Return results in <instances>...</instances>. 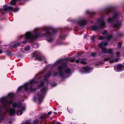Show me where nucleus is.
<instances>
[{"label":"nucleus","instance_id":"a211bd4d","mask_svg":"<svg viewBox=\"0 0 124 124\" xmlns=\"http://www.w3.org/2000/svg\"><path fill=\"white\" fill-rule=\"evenodd\" d=\"M50 75V73H48V74H47L46 77H45L44 78V79L45 81H46V82L47 79L46 78H48Z\"/></svg>","mask_w":124,"mask_h":124},{"label":"nucleus","instance_id":"f8f14e48","mask_svg":"<svg viewBox=\"0 0 124 124\" xmlns=\"http://www.w3.org/2000/svg\"><path fill=\"white\" fill-rule=\"evenodd\" d=\"M25 109L24 107H22L21 108V110L20 111H17L16 113L17 115H21L22 114V112L24 111Z\"/></svg>","mask_w":124,"mask_h":124},{"label":"nucleus","instance_id":"f3484780","mask_svg":"<svg viewBox=\"0 0 124 124\" xmlns=\"http://www.w3.org/2000/svg\"><path fill=\"white\" fill-rule=\"evenodd\" d=\"M30 47L29 46H26L24 48V50L25 51H29L30 49Z\"/></svg>","mask_w":124,"mask_h":124},{"label":"nucleus","instance_id":"c85d7f7f","mask_svg":"<svg viewBox=\"0 0 124 124\" xmlns=\"http://www.w3.org/2000/svg\"><path fill=\"white\" fill-rule=\"evenodd\" d=\"M96 55V54L93 53L91 54V56L93 57H94Z\"/></svg>","mask_w":124,"mask_h":124},{"label":"nucleus","instance_id":"a19ab883","mask_svg":"<svg viewBox=\"0 0 124 124\" xmlns=\"http://www.w3.org/2000/svg\"><path fill=\"white\" fill-rule=\"evenodd\" d=\"M89 12V11H87L86 12V13H88Z\"/></svg>","mask_w":124,"mask_h":124},{"label":"nucleus","instance_id":"aec40b11","mask_svg":"<svg viewBox=\"0 0 124 124\" xmlns=\"http://www.w3.org/2000/svg\"><path fill=\"white\" fill-rule=\"evenodd\" d=\"M33 47L34 48H37L38 47V44L37 43L34 44Z\"/></svg>","mask_w":124,"mask_h":124},{"label":"nucleus","instance_id":"4c0bfd02","mask_svg":"<svg viewBox=\"0 0 124 124\" xmlns=\"http://www.w3.org/2000/svg\"><path fill=\"white\" fill-rule=\"evenodd\" d=\"M44 118V116H41V118L42 119H43Z\"/></svg>","mask_w":124,"mask_h":124},{"label":"nucleus","instance_id":"4be33fe9","mask_svg":"<svg viewBox=\"0 0 124 124\" xmlns=\"http://www.w3.org/2000/svg\"><path fill=\"white\" fill-rule=\"evenodd\" d=\"M17 45L18 46H20V44L19 43H17L16 44H15L14 46V47L15 48H16L17 47Z\"/></svg>","mask_w":124,"mask_h":124},{"label":"nucleus","instance_id":"1a4fd4ad","mask_svg":"<svg viewBox=\"0 0 124 124\" xmlns=\"http://www.w3.org/2000/svg\"><path fill=\"white\" fill-rule=\"evenodd\" d=\"M85 60V58L80 59L79 60H76V62L78 63L80 62L81 63L84 64H86V62L84 61Z\"/></svg>","mask_w":124,"mask_h":124},{"label":"nucleus","instance_id":"39448f33","mask_svg":"<svg viewBox=\"0 0 124 124\" xmlns=\"http://www.w3.org/2000/svg\"><path fill=\"white\" fill-rule=\"evenodd\" d=\"M39 88L42 87L43 88V90L40 92L41 94H39V93H37L39 101V102H41L42 101L43 98V95L44 94L47 90V88L44 86V84L43 82H41L40 85L39 86Z\"/></svg>","mask_w":124,"mask_h":124},{"label":"nucleus","instance_id":"2f4dec72","mask_svg":"<svg viewBox=\"0 0 124 124\" xmlns=\"http://www.w3.org/2000/svg\"><path fill=\"white\" fill-rule=\"evenodd\" d=\"M120 53L119 52H117L116 53V55L117 56H119L120 55Z\"/></svg>","mask_w":124,"mask_h":124},{"label":"nucleus","instance_id":"49530a36","mask_svg":"<svg viewBox=\"0 0 124 124\" xmlns=\"http://www.w3.org/2000/svg\"><path fill=\"white\" fill-rule=\"evenodd\" d=\"M45 62L46 63V61H45Z\"/></svg>","mask_w":124,"mask_h":124},{"label":"nucleus","instance_id":"7c9ffc66","mask_svg":"<svg viewBox=\"0 0 124 124\" xmlns=\"http://www.w3.org/2000/svg\"><path fill=\"white\" fill-rule=\"evenodd\" d=\"M110 58H107L104 59V60L105 61H108V60H109V59H110Z\"/></svg>","mask_w":124,"mask_h":124},{"label":"nucleus","instance_id":"9b49d317","mask_svg":"<svg viewBox=\"0 0 124 124\" xmlns=\"http://www.w3.org/2000/svg\"><path fill=\"white\" fill-rule=\"evenodd\" d=\"M39 53L38 52H35L34 53V56H35L36 57L37 59L39 61H40L41 60V59H43V58H41V57H38L37 55H38L39 54Z\"/></svg>","mask_w":124,"mask_h":124},{"label":"nucleus","instance_id":"f257e3e1","mask_svg":"<svg viewBox=\"0 0 124 124\" xmlns=\"http://www.w3.org/2000/svg\"><path fill=\"white\" fill-rule=\"evenodd\" d=\"M56 32V31L55 29L52 27H48L43 30L40 34L32 32H27L24 36L25 40L23 41L22 43H25L28 40L32 41L33 39L36 38H41L43 37L47 38V40L51 42L53 40L52 35L54 34V32Z\"/></svg>","mask_w":124,"mask_h":124},{"label":"nucleus","instance_id":"a878e982","mask_svg":"<svg viewBox=\"0 0 124 124\" xmlns=\"http://www.w3.org/2000/svg\"><path fill=\"white\" fill-rule=\"evenodd\" d=\"M38 123V121L36 120L34 121L33 124H37Z\"/></svg>","mask_w":124,"mask_h":124},{"label":"nucleus","instance_id":"20e7f679","mask_svg":"<svg viewBox=\"0 0 124 124\" xmlns=\"http://www.w3.org/2000/svg\"><path fill=\"white\" fill-rule=\"evenodd\" d=\"M118 18L116 15H115L113 18H109L108 20V22L109 23H111L112 22H113V24L114 27L119 28L121 25V23L118 20Z\"/></svg>","mask_w":124,"mask_h":124},{"label":"nucleus","instance_id":"bb28decb","mask_svg":"<svg viewBox=\"0 0 124 124\" xmlns=\"http://www.w3.org/2000/svg\"><path fill=\"white\" fill-rule=\"evenodd\" d=\"M95 36H93L92 37L91 39L92 41H93L94 39H95Z\"/></svg>","mask_w":124,"mask_h":124},{"label":"nucleus","instance_id":"5701e85b","mask_svg":"<svg viewBox=\"0 0 124 124\" xmlns=\"http://www.w3.org/2000/svg\"><path fill=\"white\" fill-rule=\"evenodd\" d=\"M68 61L71 62H73L75 61V59L74 58H72L71 59H69Z\"/></svg>","mask_w":124,"mask_h":124},{"label":"nucleus","instance_id":"37998d69","mask_svg":"<svg viewBox=\"0 0 124 124\" xmlns=\"http://www.w3.org/2000/svg\"><path fill=\"white\" fill-rule=\"evenodd\" d=\"M56 75V73H55V74H54V76H55V75Z\"/></svg>","mask_w":124,"mask_h":124},{"label":"nucleus","instance_id":"6e6552de","mask_svg":"<svg viewBox=\"0 0 124 124\" xmlns=\"http://www.w3.org/2000/svg\"><path fill=\"white\" fill-rule=\"evenodd\" d=\"M4 10L5 11H12L14 12H17L18 10L17 8H13L11 7L7 6L5 5L4 6Z\"/></svg>","mask_w":124,"mask_h":124},{"label":"nucleus","instance_id":"a18cd8bd","mask_svg":"<svg viewBox=\"0 0 124 124\" xmlns=\"http://www.w3.org/2000/svg\"><path fill=\"white\" fill-rule=\"evenodd\" d=\"M109 11H110H110H111V10H109Z\"/></svg>","mask_w":124,"mask_h":124},{"label":"nucleus","instance_id":"f704fd0d","mask_svg":"<svg viewBox=\"0 0 124 124\" xmlns=\"http://www.w3.org/2000/svg\"><path fill=\"white\" fill-rule=\"evenodd\" d=\"M26 124H30V122H28L26 123Z\"/></svg>","mask_w":124,"mask_h":124},{"label":"nucleus","instance_id":"c03bdc74","mask_svg":"<svg viewBox=\"0 0 124 124\" xmlns=\"http://www.w3.org/2000/svg\"><path fill=\"white\" fill-rule=\"evenodd\" d=\"M23 48L22 49H21V51H22V50H23Z\"/></svg>","mask_w":124,"mask_h":124},{"label":"nucleus","instance_id":"cd10ccee","mask_svg":"<svg viewBox=\"0 0 124 124\" xmlns=\"http://www.w3.org/2000/svg\"><path fill=\"white\" fill-rule=\"evenodd\" d=\"M104 39V38L101 36H100L99 37V39L100 40H102Z\"/></svg>","mask_w":124,"mask_h":124},{"label":"nucleus","instance_id":"2eb2a0df","mask_svg":"<svg viewBox=\"0 0 124 124\" xmlns=\"http://www.w3.org/2000/svg\"><path fill=\"white\" fill-rule=\"evenodd\" d=\"M20 0H11L10 2V4L12 5H14L15 4L17 1Z\"/></svg>","mask_w":124,"mask_h":124},{"label":"nucleus","instance_id":"473e14b6","mask_svg":"<svg viewBox=\"0 0 124 124\" xmlns=\"http://www.w3.org/2000/svg\"><path fill=\"white\" fill-rule=\"evenodd\" d=\"M101 25L102 26V27L105 26V23H104V22H102V23Z\"/></svg>","mask_w":124,"mask_h":124},{"label":"nucleus","instance_id":"6ab92c4d","mask_svg":"<svg viewBox=\"0 0 124 124\" xmlns=\"http://www.w3.org/2000/svg\"><path fill=\"white\" fill-rule=\"evenodd\" d=\"M118 59H117L115 60H110L109 61V62L110 63H113L115 62H118Z\"/></svg>","mask_w":124,"mask_h":124},{"label":"nucleus","instance_id":"ea45409f","mask_svg":"<svg viewBox=\"0 0 124 124\" xmlns=\"http://www.w3.org/2000/svg\"><path fill=\"white\" fill-rule=\"evenodd\" d=\"M87 37V35H85L84 36V38H86Z\"/></svg>","mask_w":124,"mask_h":124},{"label":"nucleus","instance_id":"dca6fc26","mask_svg":"<svg viewBox=\"0 0 124 124\" xmlns=\"http://www.w3.org/2000/svg\"><path fill=\"white\" fill-rule=\"evenodd\" d=\"M63 62V61L62 60V59H61L60 60H58L54 64L55 65H56L58 63H62Z\"/></svg>","mask_w":124,"mask_h":124},{"label":"nucleus","instance_id":"e433bc0d","mask_svg":"<svg viewBox=\"0 0 124 124\" xmlns=\"http://www.w3.org/2000/svg\"><path fill=\"white\" fill-rule=\"evenodd\" d=\"M53 113L55 115H57V113L55 112H54Z\"/></svg>","mask_w":124,"mask_h":124},{"label":"nucleus","instance_id":"f03ea898","mask_svg":"<svg viewBox=\"0 0 124 124\" xmlns=\"http://www.w3.org/2000/svg\"><path fill=\"white\" fill-rule=\"evenodd\" d=\"M14 96V94L13 93H10L8 94L7 97H2L0 99V104H2V106L6 108V110L11 116L14 115L15 113L14 108H20L22 105L21 102L17 103H13L12 104V105L14 108H9L12 101L11 100L9 101V100L11 99Z\"/></svg>","mask_w":124,"mask_h":124},{"label":"nucleus","instance_id":"c9c22d12","mask_svg":"<svg viewBox=\"0 0 124 124\" xmlns=\"http://www.w3.org/2000/svg\"><path fill=\"white\" fill-rule=\"evenodd\" d=\"M2 53V50L0 49V54Z\"/></svg>","mask_w":124,"mask_h":124},{"label":"nucleus","instance_id":"4468645a","mask_svg":"<svg viewBox=\"0 0 124 124\" xmlns=\"http://www.w3.org/2000/svg\"><path fill=\"white\" fill-rule=\"evenodd\" d=\"M92 69L91 68L85 67L84 70L86 72H89Z\"/></svg>","mask_w":124,"mask_h":124},{"label":"nucleus","instance_id":"c756f323","mask_svg":"<svg viewBox=\"0 0 124 124\" xmlns=\"http://www.w3.org/2000/svg\"><path fill=\"white\" fill-rule=\"evenodd\" d=\"M107 32V31L106 30H105L103 32L102 34L103 35H105Z\"/></svg>","mask_w":124,"mask_h":124},{"label":"nucleus","instance_id":"79ce46f5","mask_svg":"<svg viewBox=\"0 0 124 124\" xmlns=\"http://www.w3.org/2000/svg\"><path fill=\"white\" fill-rule=\"evenodd\" d=\"M98 65V64H95V66H97Z\"/></svg>","mask_w":124,"mask_h":124},{"label":"nucleus","instance_id":"7ed1b4c3","mask_svg":"<svg viewBox=\"0 0 124 124\" xmlns=\"http://www.w3.org/2000/svg\"><path fill=\"white\" fill-rule=\"evenodd\" d=\"M35 83L34 80L32 79L29 82L25 84L23 86H21L19 87L17 91H19L21 89H24L25 91H27L29 90L31 92L34 91L35 90H33L31 89V86Z\"/></svg>","mask_w":124,"mask_h":124},{"label":"nucleus","instance_id":"423d86ee","mask_svg":"<svg viewBox=\"0 0 124 124\" xmlns=\"http://www.w3.org/2000/svg\"><path fill=\"white\" fill-rule=\"evenodd\" d=\"M58 69L60 75L64 73L66 74H69L70 72V70L67 66L66 64H63L61 66L59 67Z\"/></svg>","mask_w":124,"mask_h":124},{"label":"nucleus","instance_id":"58836bf2","mask_svg":"<svg viewBox=\"0 0 124 124\" xmlns=\"http://www.w3.org/2000/svg\"><path fill=\"white\" fill-rule=\"evenodd\" d=\"M59 44H66L64 43H60Z\"/></svg>","mask_w":124,"mask_h":124},{"label":"nucleus","instance_id":"b1692460","mask_svg":"<svg viewBox=\"0 0 124 124\" xmlns=\"http://www.w3.org/2000/svg\"><path fill=\"white\" fill-rule=\"evenodd\" d=\"M112 38V36L111 35L108 36H107V39L108 40H109L110 39Z\"/></svg>","mask_w":124,"mask_h":124},{"label":"nucleus","instance_id":"9d476101","mask_svg":"<svg viewBox=\"0 0 124 124\" xmlns=\"http://www.w3.org/2000/svg\"><path fill=\"white\" fill-rule=\"evenodd\" d=\"M122 67V65L121 64L118 65L114 68V70L116 71H118V70H121Z\"/></svg>","mask_w":124,"mask_h":124},{"label":"nucleus","instance_id":"72a5a7b5","mask_svg":"<svg viewBox=\"0 0 124 124\" xmlns=\"http://www.w3.org/2000/svg\"><path fill=\"white\" fill-rule=\"evenodd\" d=\"M52 113V112L51 111H50L48 112V114L49 115H51Z\"/></svg>","mask_w":124,"mask_h":124},{"label":"nucleus","instance_id":"393cba45","mask_svg":"<svg viewBox=\"0 0 124 124\" xmlns=\"http://www.w3.org/2000/svg\"><path fill=\"white\" fill-rule=\"evenodd\" d=\"M122 44L121 43H119L118 44V47L119 48H120Z\"/></svg>","mask_w":124,"mask_h":124},{"label":"nucleus","instance_id":"412c9836","mask_svg":"<svg viewBox=\"0 0 124 124\" xmlns=\"http://www.w3.org/2000/svg\"><path fill=\"white\" fill-rule=\"evenodd\" d=\"M92 29L93 30H96L97 29V27L96 26L94 25L92 27Z\"/></svg>","mask_w":124,"mask_h":124},{"label":"nucleus","instance_id":"0eeeda50","mask_svg":"<svg viewBox=\"0 0 124 124\" xmlns=\"http://www.w3.org/2000/svg\"><path fill=\"white\" fill-rule=\"evenodd\" d=\"M107 42L104 43L101 42L98 44V45L99 47L101 49L102 51V53H109L111 54L112 51L111 49L108 50L105 48V46L107 45Z\"/></svg>","mask_w":124,"mask_h":124},{"label":"nucleus","instance_id":"ddd939ff","mask_svg":"<svg viewBox=\"0 0 124 124\" xmlns=\"http://www.w3.org/2000/svg\"><path fill=\"white\" fill-rule=\"evenodd\" d=\"M86 23L85 20L84 19L81 21L79 23V25H85Z\"/></svg>","mask_w":124,"mask_h":124},{"label":"nucleus","instance_id":"de8ad7c7","mask_svg":"<svg viewBox=\"0 0 124 124\" xmlns=\"http://www.w3.org/2000/svg\"><path fill=\"white\" fill-rule=\"evenodd\" d=\"M22 52H23V51H22Z\"/></svg>","mask_w":124,"mask_h":124}]
</instances>
